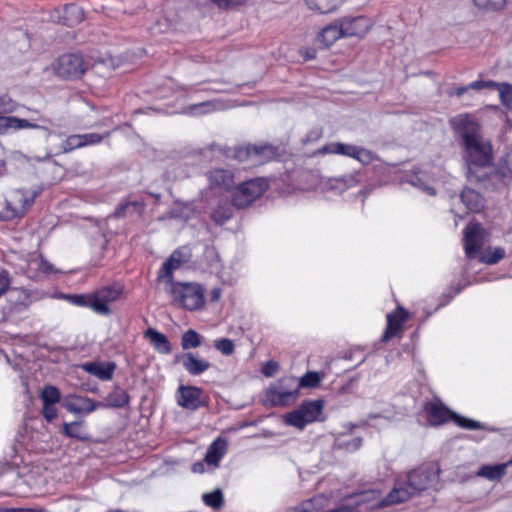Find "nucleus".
Instances as JSON below:
<instances>
[{
  "instance_id": "49530a36",
  "label": "nucleus",
  "mask_w": 512,
  "mask_h": 512,
  "mask_svg": "<svg viewBox=\"0 0 512 512\" xmlns=\"http://www.w3.org/2000/svg\"><path fill=\"white\" fill-rule=\"evenodd\" d=\"M81 422L75 421L71 423H64L62 428V433L70 438L85 440L86 437L82 434L81 431Z\"/></svg>"
},
{
  "instance_id": "393cba45",
  "label": "nucleus",
  "mask_w": 512,
  "mask_h": 512,
  "mask_svg": "<svg viewBox=\"0 0 512 512\" xmlns=\"http://www.w3.org/2000/svg\"><path fill=\"white\" fill-rule=\"evenodd\" d=\"M182 361V365L184 369L190 374V375H201L205 371H207L211 364L204 359L198 358L196 354L188 352L183 354L180 357Z\"/></svg>"
},
{
  "instance_id": "864d4df0",
  "label": "nucleus",
  "mask_w": 512,
  "mask_h": 512,
  "mask_svg": "<svg viewBox=\"0 0 512 512\" xmlns=\"http://www.w3.org/2000/svg\"><path fill=\"white\" fill-rule=\"evenodd\" d=\"M475 5L480 9L499 10L502 9L506 0H473Z\"/></svg>"
},
{
  "instance_id": "de8ad7c7",
  "label": "nucleus",
  "mask_w": 512,
  "mask_h": 512,
  "mask_svg": "<svg viewBox=\"0 0 512 512\" xmlns=\"http://www.w3.org/2000/svg\"><path fill=\"white\" fill-rule=\"evenodd\" d=\"M408 182L428 195H435L436 193L435 189L426 181L423 175L415 174L409 178Z\"/></svg>"
},
{
  "instance_id": "2f4dec72",
  "label": "nucleus",
  "mask_w": 512,
  "mask_h": 512,
  "mask_svg": "<svg viewBox=\"0 0 512 512\" xmlns=\"http://www.w3.org/2000/svg\"><path fill=\"white\" fill-rule=\"evenodd\" d=\"M145 338L149 339L154 349L161 354H169L172 351L168 338L153 328H148L144 333Z\"/></svg>"
},
{
  "instance_id": "5fc2aeb1",
  "label": "nucleus",
  "mask_w": 512,
  "mask_h": 512,
  "mask_svg": "<svg viewBox=\"0 0 512 512\" xmlns=\"http://www.w3.org/2000/svg\"><path fill=\"white\" fill-rule=\"evenodd\" d=\"M83 143L81 135H71L63 143L62 150L63 152H69L76 148L83 147Z\"/></svg>"
},
{
  "instance_id": "69168bd1",
  "label": "nucleus",
  "mask_w": 512,
  "mask_h": 512,
  "mask_svg": "<svg viewBox=\"0 0 512 512\" xmlns=\"http://www.w3.org/2000/svg\"><path fill=\"white\" fill-rule=\"evenodd\" d=\"M63 406L71 413L81 414V406L73 400L66 399Z\"/></svg>"
},
{
  "instance_id": "a211bd4d",
  "label": "nucleus",
  "mask_w": 512,
  "mask_h": 512,
  "mask_svg": "<svg viewBox=\"0 0 512 512\" xmlns=\"http://www.w3.org/2000/svg\"><path fill=\"white\" fill-rule=\"evenodd\" d=\"M84 19L83 9L76 4H68L55 9L51 13V20L68 27H73Z\"/></svg>"
},
{
  "instance_id": "aec40b11",
  "label": "nucleus",
  "mask_w": 512,
  "mask_h": 512,
  "mask_svg": "<svg viewBox=\"0 0 512 512\" xmlns=\"http://www.w3.org/2000/svg\"><path fill=\"white\" fill-rule=\"evenodd\" d=\"M427 419L431 425L438 426L453 419L455 412L449 410L440 400L428 402L425 404Z\"/></svg>"
},
{
  "instance_id": "72a5a7b5",
  "label": "nucleus",
  "mask_w": 512,
  "mask_h": 512,
  "mask_svg": "<svg viewBox=\"0 0 512 512\" xmlns=\"http://www.w3.org/2000/svg\"><path fill=\"white\" fill-rule=\"evenodd\" d=\"M508 466H510L508 462L497 465H483L478 470L477 475L491 481H497L506 474Z\"/></svg>"
},
{
  "instance_id": "bf43d9fd",
  "label": "nucleus",
  "mask_w": 512,
  "mask_h": 512,
  "mask_svg": "<svg viewBox=\"0 0 512 512\" xmlns=\"http://www.w3.org/2000/svg\"><path fill=\"white\" fill-rule=\"evenodd\" d=\"M42 415L48 422H52L57 417L55 404H43Z\"/></svg>"
},
{
  "instance_id": "680f3d73",
  "label": "nucleus",
  "mask_w": 512,
  "mask_h": 512,
  "mask_svg": "<svg viewBox=\"0 0 512 512\" xmlns=\"http://www.w3.org/2000/svg\"><path fill=\"white\" fill-rule=\"evenodd\" d=\"M11 279L7 271L0 272V297L10 289Z\"/></svg>"
},
{
  "instance_id": "dca6fc26",
  "label": "nucleus",
  "mask_w": 512,
  "mask_h": 512,
  "mask_svg": "<svg viewBox=\"0 0 512 512\" xmlns=\"http://www.w3.org/2000/svg\"><path fill=\"white\" fill-rule=\"evenodd\" d=\"M342 30L343 38L364 37L371 29L373 23L370 18L365 16L342 17L338 18Z\"/></svg>"
},
{
  "instance_id": "79ce46f5",
  "label": "nucleus",
  "mask_w": 512,
  "mask_h": 512,
  "mask_svg": "<svg viewBox=\"0 0 512 512\" xmlns=\"http://www.w3.org/2000/svg\"><path fill=\"white\" fill-rule=\"evenodd\" d=\"M201 345L200 335L193 329H189L183 333L181 337V346L184 350L197 348Z\"/></svg>"
},
{
  "instance_id": "423d86ee",
  "label": "nucleus",
  "mask_w": 512,
  "mask_h": 512,
  "mask_svg": "<svg viewBox=\"0 0 512 512\" xmlns=\"http://www.w3.org/2000/svg\"><path fill=\"white\" fill-rule=\"evenodd\" d=\"M299 388L296 377L286 376L267 389L266 397L273 406L289 405L296 400Z\"/></svg>"
},
{
  "instance_id": "20e7f679",
  "label": "nucleus",
  "mask_w": 512,
  "mask_h": 512,
  "mask_svg": "<svg viewBox=\"0 0 512 512\" xmlns=\"http://www.w3.org/2000/svg\"><path fill=\"white\" fill-rule=\"evenodd\" d=\"M169 292L175 304L190 311L202 308L205 303L204 288L197 283H172Z\"/></svg>"
},
{
  "instance_id": "cd10ccee",
  "label": "nucleus",
  "mask_w": 512,
  "mask_h": 512,
  "mask_svg": "<svg viewBox=\"0 0 512 512\" xmlns=\"http://www.w3.org/2000/svg\"><path fill=\"white\" fill-rule=\"evenodd\" d=\"M102 403L104 404L103 408H124L129 405L130 396L126 390L115 385Z\"/></svg>"
},
{
  "instance_id": "9b49d317",
  "label": "nucleus",
  "mask_w": 512,
  "mask_h": 512,
  "mask_svg": "<svg viewBox=\"0 0 512 512\" xmlns=\"http://www.w3.org/2000/svg\"><path fill=\"white\" fill-rule=\"evenodd\" d=\"M268 188L265 178L250 179L240 184L233 194V204L237 208H245L258 199Z\"/></svg>"
},
{
  "instance_id": "f8f14e48",
  "label": "nucleus",
  "mask_w": 512,
  "mask_h": 512,
  "mask_svg": "<svg viewBox=\"0 0 512 512\" xmlns=\"http://www.w3.org/2000/svg\"><path fill=\"white\" fill-rule=\"evenodd\" d=\"M277 156V148L268 144L247 145L239 147L235 151V157L240 162L250 161L252 165L264 164Z\"/></svg>"
},
{
  "instance_id": "ea45409f",
  "label": "nucleus",
  "mask_w": 512,
  "mask_h": 512,
  "mask_svg": "<svg viewBox=\"0 0 512 512\" xmlns=\"http://www.w3.org/2000/svg\"><path fill=\"white\" fill-rule=\"evenodd\" d=\"M40 399L43 404H56L61 399L59 389L53 385H46L40 393Z\"/></svg>"
},
{
  "instance_id": "6e6552de",
  "label": "nucleus",
  "mask_w": 512,
  "mask_h": 512,
  "mask_svg": "<svg viewBox=\"0 0 512 512\" xmlns=\"http://www.w3.org/2000/svg\"><path fill=\"white\" fill-rule=\"evenodd\" d=\"M440 472L438 463H428L411 471L407 476L409 488L415 493L434 488L439 482Z\"/></svg>"
},
{
  "instance_id": "6e6d98bb",
  "label": "nucleus",
  "mask_w": 512,
  "mask_h": 512,
  "mask_svg": "<svg viewBox=\"0 0 512 512\" xmlns=\"http://www.w3.org/2000/svg\"><path fill=\"white\" fill-rule=\"evenodd\" d=\"M170 256H175V259L180 262V265L190 260L191 253L187 247L176 249Z\"/></svg>"
},
{
  "instance_id": "1a4fd4ad",
  "label": "nucleus",
  "mask_w": 512,
  "mask_h": 512,
  "mask_svg": "<svg viewBox=\"0 0 512 512\" xmlns=\"http://www.w3.org/2000/svg\"><path fill=\"white\" fill-rule=\"evenodd\" d=\"M35 196V193H28L23 190L10 192L5 201V207L0 212V220L11 221L24 215L28 207L34 202Z\"/></svg>"
},
{
  "instance_id": "e2e57ef3",
  "label": "nucleus",
  "mask_w": 512,
  "mask_h": 512,
  "mask_svg": "<svg viewBox=\"0 0 512 512\" xmlns=\"http://www.w3.org/2000/svg\"><path fill=\"white\" fill-rule=\"evenodd\" d=\"M219 8H229L236 5H241L247 0H211Z\"/></svg>"
},
{
  "instance_id": "c9c22d12",
  "label": "nucleus",
  "mask_w": 512,
  "mask_h": 512,
  "mask_svg": "<svg viewBox=\"0 0 512 512\" xmlns=\"http://www.w3.org/2000/svg\"><path fill=\"white\" fill-rule=\"evenodd\" d=\"M180 262L175 259V256H170L162 265L161 269L158 273V279H165L167 283L171 286L172 283H176L173 280V272L174 270L180 267Z\"/></svg>"
},
{
  "instance_id": "603ef678",
  "label": "nucleus",
  "mask_w": 512,
  "mask_h": 512,
  "mask_svg": "<svg viewBox=\"0 0 512 512\" xmlns=\"http://www.w3.org/2000/svg\"><path fill=\"white\" fill-rule=\"evenodd\" d=\"M75 399L81 402V414H89L97 408H103L104 406L102 402H95L88 397H75Z\"/></svg>"
},
{
  "instance_id": "a19ab883",
  "label": "nucleus",
  "mask_w": 512,
  "mask_h": 512,
  "mask_svg": "<svg viewBox=\"0 0 512 512\" xmlns=\"http://www.w3.org/2000/svg\"><path fill=\"white\" fill-rule=\"evenodd\" d=\"M505 256V250L502 247L488 248L484 254L480 256V261L488 265H494L502 260Z\"/></svg>"
},
{
  "instance_id": "58836bf2",
  "label": "nucleus",
  "mask_w": 512,
  "mask_h": 512,
  "mask_svg": "<svg viewBox=\"0 0 512 512\" xmlns=\"http://www.w3.org/2000/svg\"><path fill=\"white\" fill-rule=\"evenodd\" d=\"M202 499L205 505L211 507L214 510H220L224 505V497L220 489H216L213 492L204 494Z\"/></svg>"
},
{
  "instance_id": "c756f323",
  "label": "nucleus",
  "mask_w": 512,
  "mask_h": 512,
  "mask_svg": "<svg viewBox=\"0 0 512 512\" xmlns=\"http://www.w3.org/2000/svg\"><path fill=\"white\" fill-rule=\"evenodd\" d=\"M84 369L91 375L96 376L102 381H108L112 379L113 373L116 369L114 362H90L84 365Z\"/></svg>"
},
{
  "instance_id": "412c9836",
  "label": "nucleus",
  "mask_w": 512,
  "mask_h": 512,
  "mask_svg": "<svg viewBox=\"0 0 512 512\" xmlns=\"http://www.w3.org/2000/svg\"><path fill=\"white\" fill-rule=\"evenodd\" d=\"M358 179L356 175L349 174L340 177L323 179L320 182V188L324 192L342 193L345 190L356 186Z\"/></svg>"
},
{
  "instance_id": "bb28decb",
  "label": "nucleus",
  "mask_w": 512,
  "mask_h": 512,
  "mask_svg": "<svg viewBox=\"0 0 512 512\" xmlns=\"http://www.w3.org/2000/svg\"><path fill=\"white\" fill-rule=\"evenodd\" d=\"M196 214V209L192 202L175 201L169 210V219L174 221H189Z\"/></svg>"
},
{
  "instance_id": "7ed1b4c3",
  "label": "nucleus",
  "mask_w": 512,
  "mask_h": 512,
  "mask_svg": "<svg viewBox=\"0 0 512 512\" xmlns=\"http://www.w3.org/2000/svg\"><path fill=\"white\" fill-rule=\"evenodd\" d=\"M101 67L115 68L114 59H100L93 64L89 59H84L80 54H65L58 58L55 64L56 74L64 79H76L81 77L89 68L100 72Z\"/></svg>"
},
{
  "instance_id": "e433bc0d",
  "label": "nucleus",
  "mask_w": 512,
  "mask_h": 512,
  "mask_svg": "<svg viewBox=\"0 0 512 512\" xmlns=\"http://www.w3.org/2000/svg\"><path fill=\"white\" fill-rule=\"evenodd\" d=\"M496 171L502 178H512V146L499 160Z\"/></svg>"
},
{
  "instance_id": "b1692460",
  "label": "nucleus",
  "mask_w": 512,
  "mask_h": 512,
  "mask_svg": "<svg viewBox=\"0 0 512 512\" xmlns=\"http://www.w3.org/2000/svg\"><path fill=\"white\" fill-rule=\"evenodd\" d=\"M208 181L211 189L227 191L233 186L234 177L229 170L215 169L209 173Z\"/></svg>"
},
{
  "instance_id": "09e8293b",
  "label": "nucleus",
  "mask_w": 512,
  "mask_h": 512,
  "mask_svg": "<svg viewBox=\"0 0 512 512\" xmlns=\"http://www.w3.org/2000/svg\"><path fill=\"white\" fill-rule=\"evenodd\" d=\"M214 347L225 356L232 355L235 350L234 342L228 338H221L215 340Z\"/></svg>"
},
{
  "instance_id": "473e14b6",
  "label": "nucleus",
  "mask_w": 512,
  "mask_h": 512,
  "mask_svg": "<svg viewBox=\"0 0 512 512\" xmlns=\"http://www.w3.org/2000/svg\"><path fill=\"white\" fill-rule=\"evenodd\" d=\"M307 8L319 14H328L339 8L341 0H305Z\"/></svg>"
},
{
  "instance_id": "4d7b16f0",
  "label": "nucleus",
  "mask_w": 512,
  "mask_h": 512,
  "mask_svg": "<svg viewBox=\"0 0 512 512\" xmlns=\"http://www.w3.org/2000/svg\"><path fill=\"white\" fill-rule=\"evenodd\" d=\"M498 86V82L488 80H476L474 82L470 83L471 89L474 90H482V89H495V87Z\"/></svg>"
},
{
  "instance_id": "f704fd0d",
  "label": "nucleus",
  "mask_w": 512,
  "mask_h": 512,
  "mask_svg": "<svg viewBox=\"0 0 512 512\" xmlns=\"http://www.w3.org/2000/svg\"><path fill=\"white\" fill-rule=\"evenodd\" d=\"M221 107V104L217 101H205L186 107L184 109V113L196 116L211 113L213 111L220 109Z\"/></svg>"
},
{
  "instance_id": "5701e85b",
  "label": "nucleus",
  "mask_w": 512,
  "mask_h": 512,
  "mask_svg": "<svg viewBox=\"0 0 512 512\" xmlns=\"http://www.w3.org/2000/svg\"><path fill=\"white\" fill-rule=\"evenodd\" d=\"M341 38H343L342 30L339 19H336L320 30L316 36V43L328 48Z\"/></svg>"
},
{
  "instance_id": "9d476101",
  "label": "nucleus",
  "mask_w": 512,
  "mask_h": 512,
  "mask_svg": "<svg viewBox=\"0 0 512 512\" xmlns=\"http://www.w3.org/2000/svg\"><path fill=\"white\" fill-rule=\"evenodd\" d=\"M317 153L347 156L363 165L371 164L376 159V155L364 147L341 142H330L321 147Z\"/></svg>"
},
{
  "instance_id": "338daca9",
  "label": "nucleus",
  "mask_w": 512,
  "mask_h": 512,
  "mask_svg": "<svg viewBox=\"0 0 512 512\" xmlns=\"http://www.w3.org/2000/svg\"><path fill=\"white\" fill-rule=\"evenodd\" d=\"M361 445H362V438L355 437L346 444V448L348 450H357L361 447Z\"/></svg>"
},
{
  "instance_id": "052dcab7",
  "label": "nucleus",
  "mask_w": 512,
  "mask_h": 512,
  "mask_svg": "<svg viewBox=\"0 0 512 512\" xmlns=\"http://www.w3.org/2000/svg\"><path fill=\"white\" fill-rule=\"evenodd\" d=\"M66 298L71 303H73V304H75L77 306H88V307H90V305H89L90 295L85 296V295H80V294H73V295H67Z\"/></svg>"
},
{
  "instance_id": "a878e982",
  "label": "nucleus",
  "mask_w": 512,
  "mask_h": 512,
  "mask_svg": "<svg viewBox=\"0 0 512 512\" xmlns=\"http://www.w3.org/2000/svg\"><path fill=\"white\" fill-rule=\"evenodd\" d=\"M406 316V311L403 308H399L396 312L387 315V327L382 336L383 342H387L400 332Z\"/></svg>"
},
{
  "instance_id": "c85d7f7f",
  "label": "nucleus",
  "mask_w": 512,
  "mask_h": 512,
  "mask_svg": "<svg viewBox=\"0 0 512 512\" xmlns=\"http://www.w3.org/2000/svg\"><path fill=\"white\" fill-rule=\"evenodd\" d=\"M226 451L227 441L219 437L208 447L204 460L207 464L218 467Z\"/></svg>"
},
{
  "instance_id": "7c9ffc66",
  "label": "nucleus",
  "mask_w": 512,
  "mask_h": 512,
  "mask_svg": "<svg viewBox=\"0 0 512 512\" xmlns=\"http://www.w3.org/2000/svg\"><path fill=\"white\" fill-rule=\"evenodd\" d=\"M460 200L465 208L470 212H479L484 207V200L482 196L471 188H465L462 191Z\"/></svg>"
},
{
  "instance_id": "4be33fe9",
  "label": "nucleus",
  "mask_w": 512,
  "mask_h": 512,
  "mask_svg": "<svg viewBox=\"0 0 512 512\" xmlns=\"http://www.w3.org/2000/svg\"><path fill=\"white\" fill-rule=\"evenodd\" d=\"M53 272H55L53 265L41 255L33 254L27 260L25 273L31 279L49 275Z\"/></svg>"
},
{
  "instance_id": "39448f33",
  "label": "nucleus",
  "mask_w": 512,
  "mask_h": 512,
  "mask_svg": "<svg viewBox=\"0 0 512 512\" xmlns=\"http://www.w3.org/2000/svg\"><path fill=\"white\" fill-rule=\"evenodd\" d=\"M29 111L37 114L34 118H19L4 114L0 116V135H7L11 132H16L23 129L41 130L45 133L46 137H50L54 132L50 129L49 124L51 121L38 111L28 108Z\"/></svg>"
},
{
  "instance_id": "4c0bfd02",
  "label": "nucleus",
  "mask_w": 512,
  "mask_h": 512,
  "mask_svg": "<svg viewBox=\"0 0 512 512\" xmlns=\"http://www.w3.org/2000/svg\"><path fill=\"white\" fill-rule=\"evenodd\" d=\"M234 204L223 202L213 211L212 218L216 223L225 222L232 218L234 212Z\"/></svg>"
},
{
  "instance_id": "ddd939ff",
  "label": "nucleus",
  "mask_w": 512,
  "mask_h": 512,
  "mask_svg": "<svg viewBox=\"0 0 512 512\" xmlns=\"http://www.w3.org/2000/svg\"><path fill=\"white\" fill-rule=\"evenodd\" d=\"M41 299L37 290L24 288H12L7 297V312L9 314H21L29 309L32 303Z\"/></svg>"
},
{
  "instance_id": "f3484780",
  "label": "nucleus",
  "mask_w": 512,
  "mask_h": 512,
  "mask_svg": "<svg viewBox=\"0 0 512 512\" xmlns=\"http://www.w3.org/2000/svg\"><path fill=\"white\" fill-rule=\"evenodd\" d=\"M144 203L140 200H127L120 203L112 216L109 217L113 221H130L136 222L140 219L144 211Z\"/></svg>"
},
{
  "instance_id": "3c124183",
  "label": "nucleus",
  "mask_w": 512,
  "mask_h": 512,
  "mask_svg": "<svg viewBox=\"0 0 512 512\" xmlns=\"http://www.w3.org/2000/svg\"><path fill=\"white\" fill-rule=\"evenodd\" d=\"M171 28H172V23L167 19H164L163 21H161L160 19L157 18L155 20L154 24L147 25V29L153 35L167 33L171 30Z\"/></svg>"
},
{
  "instance_id": "0eeeda50",
  "label": "nucleus",
  "mask_w": 512,
  "mask_h": 512,
  "mask_svg": "<svg viewBox=\"0 0 512 512\" xmlns=\"http://www.w3.org/2000/svg\"><path fill=\"white\" fill-rule=\"evenodd\" d=\"M323 407L324 402L321 399L306 400L297 409L287 413L284 421L287 425L303 429L306 425L318 420Z\"/></svg>"
},
{
  "instance_id": "0e129e2a",
  "label": "nucleus",
  "mask_w": 512,
  "mask_h": 512,
  "mask_svg": "<svg viewBox=\"0 0 512 512\" xmlns=\"http://www.w3.org/2000/svg\"><path fill=\"white\" fill-rule=\"evenodd\" d=\"M278 369H279L278 363H276L274 361H268L264 365L262 372L265 376L271 377L278 371Z\"/></svg>"
},
{
  "instance_id": "774afa93",
  "label": "nucleus",
  "mask_w": 512,
  "mask_h": 512,
  "mask_svg": "<svg viewBox=\"0 0 512 512\" xmlns=\"http://www.w3.org/2000/svg\"><path fill=\"white\" fill-rule=\"evenodd\" d=\"M4 512H45L44 509H35V508H11L5 509Z\"/></svg>"
},
{
  "instance_id": "4468645a",
  "label": "nucleus",
  "mask_w": 512,
  "mask_h": 512,
  "mask_svg": "<svg viewBox=\"0 0 512 512\" xmlns=\"http://www.w3.org/2000/svg\"><path fill=\"white\" fill-rule=\"evenodd\" d=\"M122 292L123 287L120 284L105 286L90 295L89 305L95 312L108 315L110 313L108 303L116 301Z\"/></svg>"
},
{
  "instance_id": "6ab92c4d",
  "label": "nucleus",
  "mask_w": 512,
  "mask_h": 512,
  "mask_svg": "<svg viewBox=\"0 0 512 512\" xmlns=\"http://www.w3.org/2000/svg\"><path fill=\"white\" fill-rule=\"evenodd\" d=\"M202 389L196 386L180 385L177 389V404L188 410H197L203 405Z\"/></svg>"
},
{
  "instance_id": "8fccbe9b",
  "label": "nucleus",
  "mask_w": 512,
  "mask_h": 512,
  "mask_svg": "<svg viewBox=\"0 0 512 512\" xmlns=\"http://www.w3.org/2000/svg\"><path fill=\"white\" fill-rule=\"evenodd\" d=\"M454 422L461 428L468 429V430H479L483 428V425L475 420L459 416L455 413Z\"/></svg>"
},
{
  "instance_id": "f03ea898",
  "label": "nucleus",
  "mask_w": 512,
  "mask_h": 512,
  "mask_svg": "<svg viewBox=\"0 0 512 512\" xmlns=\"http://www.w3.org/2000/svg\"><path fill=\"white\" fill-rule=\"evenodd\" d=\"M415 494L414 490L409 488L408 482H397L386 497H381L380 492L377 490L363 491L356 494L350 502L342 506H349L358 512H367L377 508L403 503Z\"/></svg>"
},
{
  "instance_id": "2eb2a0df",
  "label": "nucleus",
  "mask_w": 512,
  "mask_h": 512,
  "mask_svg": "<svg viewBox=\"0 0 512 512\" xmlns=\"http://www.w3.org/2000/svg\"><path fill=\"white\" fill-rule=\"evenodd\" d=\"M485 239L486 231L482 226H466L463 237L466 257L475 259L482 250Z\"/></svg>"
},
{
  "instance_id": "37998d69",
  "label": "nucleus",
  "mask_w": 512,
  "mask_h": 512,
  "mask_svg": "<svg viewBox=\"0 0 512 512\" xmlns=\"http://www.w3.org/2000/svg\"><path fill=\"white\" fill-rule=\"evenodd\" d=\"M494 90L499 92L500 101L507 109L512 110V85L509 83H498Z\"/></svg>"
},
{
  "instance_id": "a18cd8bd",
  "label": "nucleus",
  "mask_w": 512,
  "mask_h": 512,
  "mask_svg": "<svg viewBox=\"0 0 512 512\" xmlns=\"http://www.w3.org/2000/svg\"><path fill=\"white\" fill-rule=\"evenodd\" d=\"M322 377L323 375H321L318 372L309 371L306 374H304L299 380L297 379V382L300 388H315L320 384Z\"/></svg>"
},
{
  "instance_id": "13d9d810",
  "label": "nucleus",
  "mask_w": 512,
  "mask_h": 512,
  "mask_svg": "<svg viewBox=\"0 0 512 512\" xmlns=\"http://www.w3.org/2000/svg\"><path fill=\"white\" fill-rule=\"evenodd\" d=\"M83 147L88 145H95L103 140V136L98 133H87L81 135Z\"/></svg>"
},
{
  "instance_id": "f257e3e1",
  "label": "nucleus",
  "mask_w": 512,
  "mask_h": 512,
  "mask_svg": "<svg viewBox=\"0 0 512 512\" xmlns=\"http://www.w3.org/2000/svg\"><path fill=\"white\" fill-rule=\"evenodd\" d=\"M452 129L461 138L464 158L467 163V175L472 178L477 167H487L493 161L491 142L480 132L478 122L467 114H459L450 120Z\"/></svg>"
},
{
  "instance_id": "c03bdc74",
  "label": "nucleus",
  "mask_w": 512,
  "mask_h": 512,
  "mask_svg": "<svg viewBox=\"0 0 512 512\" xmlns=\"http://www.w3.org/2000/svg\"><path fill=\"white\" fill-rule=\"evenodd\" d=\"M21 105L8 94L0 95V116L4 114H13L18 111Z\"/></svg>"
}]
</instances>
